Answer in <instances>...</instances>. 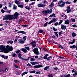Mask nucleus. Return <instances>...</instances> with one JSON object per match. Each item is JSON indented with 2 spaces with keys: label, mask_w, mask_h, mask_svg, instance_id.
<instances>
[{
  "label": "nucleus",
  "mask_w": 77,
  "mask_h": 77,
  "mask_svg": "<svg viewBox=\"0 0 77 77\" xmlns=\"http://www.w3.org/2000/svg\"><path fill=\"white\" fill-rule=\"evenodd\" d=\"M19 14L17 12H15L14 15L7 14L5 17L4 16L3 20H17L18 18Z\"/></svg>",
  "instance_id": "f257e3e1"
},
{
  "label": "nucleus",
  "mask_w": 77,
  "mask_h": 77,
  "mask_svg": "<svg viewBox=\"0 0 77 77\" xmlns=\"http://www.w3.org/2000/svg\"><path fill=\"white\" fill-rule=\"evenodd\" d=\"M13 48L12 46H9V45H7L6 46L2 45L0 46V50L3 51L5 53H8L10 51L13 50Z\"/></svg>",
  "instance_id": "f03ea898"
},
{
  "label": "nucleus",
  "mask_w": 77,
  "mask_h": 77,
  "mask_svg": "<svg viewBox=\"0 0 77 77\" xmlns=\"http://www.w3.org/2000/svg\"><path fill=\"white\" fill-rule=\"evenodd\" d=\"M38 7H39V8H42V7H45L46 6V5H44L42 4H39L38 5Z\"/></svg>",
  "instance_id": "7ed1b4c3"
},
{
  "label": "nucleus",
  "mask_w": 77,
  "mask_h": 77,
  "mask_svg": "<svg viewBox=\"0 0 77 77\" xmlns=\"http://www.w3.org/2000/svg\"><path fill=\"white\" fill-rule=\"evenodd\" d=\"M67 11H65V12H67L68 14L71 12V8L69 6H68L67 8Z\"/></svg>",
  "instance_id": "20e7f679"
},
{
  "label": "nucleus",
  "mask_w": 77,
  "mask_h": 77,
  "mask_svg": "<svg viewBox=\"0 0 77 77\" xmlns=\"http://www.w3.org/2000/svg\"><path fill=\"white\" fill-rule=\"evenodd\" d=\"M33 52L35 54H38L39 52L38 51V48H35L34 49Z\"/></svg>",
  "instance_id": "39448f33"
},
{
  "label": "nucleus",
  "mask_w": 77,
  "mask_h": 77,
  "mask_svg": "<svg viewBox=\"0 0 77 77\" xmlns=\"http://www.w3.org/2000/svg\"><path fill=\"white\" fill-rule=\"evenodd\" d=\"M42 66H42V64H41V65H37V66H34V68H41L42 67Z\"/></svg>",
  "instance_id": "423d86ee"
},
{
  "label": "nucleus",
  "mask_w": 77,
  "mask_h": 77,
  "mask_svg": "<svg viewBox=\"0 0 77 77\" xmlns=\"http://www.w3.org/2000/svg\"><path fill=\"white\" fill-rule=\"evenodd\" d=\"M61 29L62 30H65L66 29V26H64L63 25H61Z\"/></svg>",
  "instance_id": "0eeeda50"
},
{
  "label": "nucleus",
  "mask_w": 77,
  "mask_h": 77,
  "mask_svg": "<svg viewBox=\"0 0 77 77\" xmlns=\"http://www.w3.org/2000/svg\"><path fill=\"white\" fill-rule=\"evenodd\" d=\"M1 56L2 57V58H3L5 59H8V56H6L3 55H1Z\"/></svg>",
  "instance_id": "6e6552de"
},
{
  "label": "nucleus",
  "mask_w": 77,
  "mask_h": 77,
  "mask_svg": "<svg viewBox=\"0 0 77 77\" xmlns=\"http://www.w3.org/2000/svg\"><path fill=\"white\" fill-rule=\"evenodd\" d=\"M24 42V41L23 40V39H21L19 41V43L20 44H23Z\"/></svg>",
  "instance_id": "1a4fd4ad"
},
{
  "label": "nucleus",
  "mask_w": 77,
  "mask_h": 77,
  "mask_svg": "<svg viewBox=\"0 0 77 77\" xmlns=\"http://www.w3.org/2000/svg\"><path fill=\"white\" fill-rule=\"evenodd\" d=\"M75 39H73V40L72 42H70L68 43L69 44V45L70 44H74L75 42Z\"/></svg>",
  "instance_id": "9d476101"
},
{
  "label": "nucleus",
  "mask_w": 77,
  "mask_h": 77,
  "mask_svg": "<svg viewBox=\"0 0 77 77\" xmlns=\"http://www.w3.org/2000/svg\"><path fill=\"white\" fill-rule=\"evenodd\" d=\"M17 33H22V34H26V32L24 31H18Z\"/></svg>",
  "instance_id": "9b49d317"
},
{
  "label": "nucleus",
  "mask_w": 77,
  "mask_h": 77,
  "mask_svg": "<svg viewBox=\"0 0 77 77\" xmlns=\"http://www.w3.org/2000/svg\"><path fill=\"white\" fill-rule=\"evenodd\" d=\"M22 51H23L24 53H27V51L25 48L22 49Z\"/></svg>",
  "instance_id": "f8f14e48"
},
{
  "label": "nucleus",
  "mask_w": 77,
  "mask_h": 77,
  "mask_svg": "<svg viewBox=\"0 0 77 77\" xmlns=\"http://www.w3.org/2000/svg\"><path fill=\"white\" fill-rule=\"evenodd\" d=\"M64 24H69V20H67L66 21L64 22Z\"/></svg>",
  "instance_id": "ddd939ff"
},
{
  "label": "nucleus",
  "mask_w": 77,
  "mask_h": 77,
  "mask_svg": "<svg viewBox=\"0 0 77 77\" xmlns=\"http://www.w3.org/2000/svg\"><path fill=\"white\" fill-rule=\"evenodd\" d=\"M65 2H63L62 3L61 5L62 8H63V7H64V6H65Z\"/></svg>",
  "instance_id": "4468645a"
},
{
  "label": "nucleus",
  "mask_w": 77,
  "mask_h": 77,
  "mask_svg": "<svg viewBox=\"0 0 77 77\" xmlns=\"http://www.w3.org/2000/svg\"><path fill=\"white\" fill-rule=\"evenodd\" d=\"M14 42L12 40H9L7 42V44H13Z\"/></svg>",
  "instance_id": "2eb2a0df"
},
{
  "label": "nucleus",
  "mask_w": 77,
  "mask_h": 77,
  "mask_svg": "<svg viewBox=\"0 0 77 77\" xmlns=\"http://www.w3.org/2000/svg\"><path fill=\"white\" fill-rule=\"evenodd\" d=\"M47 11H48L47 12L48 14H49L50 12V13H51L53 12V10H52V9H50V11L49 9H48Z\"/></svg>",
  "instance_id": "dca6fc26"
},
{
  "label": "nucleus",
  "mask_w": 77,
  "mask_h": 77,
  "mask_svg": "<svg viewBox=\"0 0 77 77\" xmlns=\"http://www.w3.org/2000/svg\"><path fill=\"white\" fill-rule=\"evenodd\" d=\"M50 68V66H47L44 68V70L47 71Z\"/></svg>",
  "instance_id": "f3484780"
},
{
  "label": "nucleus",
  "mask_w": 77,
  "mask_h": 77,
  "mask_svg": "<svg viewBox=\"0 0 77 77\" xmlns=\"http://www.w3.org/2000/svg\"><path fill=\"white\" fill-rule=\"evenodd\" d=\"M44 12H45V15H47V11L45 10L44 11L43 10L42 11V14H43V13H44Z\"/></svg>",
  "instance_id": "a211bd4d"
},
{
  "label": "nucleus",
  "mask_w": 77,
  "mask_h": 77,
  "mask_svg": "<svg viewBox=\"0 0 77 77\" xmlns=\"http://www.w3.org/2000/svg\"><path fill=\"white\" fill-rule=\"evenodd\" d=\"M27 73H28V72H25L22 74L21 75H22V76H23V75H25V74H27Z\"/></svg>",
  "instance_id": "6ab92c4d"
},
{
  "label": "nucleus",
  "mask_w": 77,
  "mask_h": 77,
  "mask_svg": "<svg viewBox=\"0 0 77 77\" xmlns=\"http://www.w3.org/2000/svg\"><path fill=\"white\" fill-rule=\"evenodd\" d=\"M15 3L17 5H20V2H19L18 1H17V0H16L15 1Z\"/></svg>",
  "instance_id": "aec40b11"
},
{
  "label": "nucleus",
  "mask_w": 77,
  "mask_h": 77,
  "mask_svg": "<svg viewBox=\"0 0 77 77\" xmlns=\"http://www.w3.org/2000/svg\"><path fill=\"white\" fill-rule=\"evenodd\" d=\"M53 16L54 17H55V16H56L54 13L52 14L51 15H50L49 17H53Z\"/></svg>",
  "instance_id": "412c9836"
},
{
  "label": "nucleus",
  "mask_w": 77,
  "mask_h": 77,
  "mask_svg": "<svg viewBox=\"0 0 77 77\" xmlns=\"http://www.w3.org/2000/svg\"><path fill=\"white\" fill-rule=\"evenodd\" d=\"M17 6L19 8H23V5L19 4V5H17Z\"/></svg>",
  "instance_id": "4be33fe9"
},
{
  "label": "nucleus",
  "mask_w": 77,
  "mask_h": 77,
  "mask_svg": "<svg viewBox=\"0 0 77 77\" xmlns=\"http://www.w3.org/2000/svg\"><path fill=\"white\" fill-rule=\"evenodd\" d=\"M72 36L73 38H74L75 36H76V35L75 34V33L74 32H73L72 33Z\"/></svg>",
  "instance_id": "5701e85b"
},
{
  "label": "nucleus",
  "mask_w": 77,
  "mask_h": 77,
  "mask_svg": "<svg viewBox=\"0 0 77 77\" xmlns=\"http://www.w3.org/2000/svg\"><path fill=\"white\" fill-rule=\"evenodd\" d=\"M36 42L34 41L33 42H32L31 43H30V44H31V45H34L35 44H36Z\"/></svg>",
  "instance_id": "b1692460"
},
{
  "label": "nucleus",
  "mask_w": 77,
  "mask_h": 77,
  "mask_svg": "<svg viewBox=\"0 0 77 77\" xmlns=\"http://www.w3.org/2000/svg\"><path fill=\"white\" fill-rule=\"evenodd\" d=\"M49 6L51 8H52V7H53V6H54V3L53 2H52L51 4Z\"/></svg>",
  "instance_id": "393cba45"
},
{
  "label": "nucleus",
  "mask_w": 77,
  "mask_h": 77,
  "mask_svg": "<svg viewBox=\"0 0 77 77\" xmlns=\"http://www.w3.org/2000/svg\"><path fill=\"white\" fill-rule=\"evenodd\" d=\"M23 39L24 41H26L27 39V37L26 36H24L23 37Z\"/></svg>",
  "instance_id": "a878e982"
},
{
  "label": "nucleus",
  "mask_w": 77,
  "mask_h": 77,
  "mask_svg": "<svg viewBox=\"0 0 77 77\" xmlns=\"http://www.w3.org/2000/svg\"><path fill=\"white\" fill-rule=\"evenodd\" d=\"M54 33L55 34V35L57 36V37H58V34H57V32H54Z\"/></svg>",
  "instance_id": "bb28decb"
},
{
  "label": "nucleus",
  "mask_w": 77,
  "mask_h": 77,
  "mask_svg": "<svg viewBox=\"0 0 77 77\" xmlns=\"http://www.w3.org/2000/svg\"><path fill=\"white\" fill-rule=\"evenodd\" d=\"M25 9H27V10H30V8H29V7L27 6H25Z\"/></svg>",
  "instance_id": "cd10ccee"
},
{
  "label": "nucleus",
  "mask_w": 77,
  "mask_h": 77,
  "mask_svg": "<svg viewBox=\"0 0 77 77\" xmlns=\"http://www.w3.org/2000/svg\"><path fill=\"white\" fill-rule=\"evenodd\" d=\"M63 2V0H60L59 2L58 3V4H59L62 3Z\"/></svg>",
  "instance_id": "c85d7f7f"
},
{
  "label": "nucleus",
  "mask_w": 77,
  "mask_h": 77,
  "mask_svg": "<svg viewBox=\"0 0 77 77\" xmlns=\"http://www.w3.org/2000/svg\"><path fill=\"white\" fill-rule=\"evenodd\" d=\"M29 73L30 74H31V73H35V70H32V71H30V72Z\"/></svg>",
  "instance_id": "c756f323"
},
{
  "label": "nucleus",
  "mask_w": 77,
  "mask_h": 77,
  "mask_svg": "<svg viewBox=\"0 0 77 77\" xmlns=\"http://www.w3.org/2000/svg\"><path fill=\"white\" fill-rule=\"evenodd\" d=\"M52 57L51 56L48 57L47 59V60H48V61H49V60L50 61V58L51 59Z\"/></svg>",
  "instance_id": "7c9ffc66"
},
{
  "label": "nucleus",
  "mask_w": 77,
  "mask_h": 77,
  "mask_svg": "<svg viewBox=\"0 0 77 77\" xmlns=\"http://www.w3.org/2000/svg\"><path fill=\"white\" fill-rule=\"evenodd\" d=\"M75 45H73L72 46H70V48H72V49H73L74 48H75Z\"/></svg>",
  "instance_id": "2f4dec72"
},
{
  "label": "nucleus",
  "mask_w": 77,
  "mask_h": 77,
  "mask_svg": "<svg viewBox=\"0 0 77 77\" xmlns=\"http://www.w3.org/2000/svg\"><path fill=\"white\" fill-rule=\"evenodd\" d=\"M13 9L14 10H16V9H17V8H16V5H15V4H14L13 5Z\"/></svg>",
  "instance_id": "473e14b6"
},
{
  "label": "nucleus",
  "mask_w": 77,
  "mask_h": 77,
  "mask_svg": "<svg viewBox=\"0 0 77 77\" xmlns=\"http://www.w3.org/2000/svg\"><path fill=\"white\" fill-rule=\"evenodd\" d=\"M55 21V20H52L51 21L48 23V24H51V23H53V22H54V21Z\"/></svg>",
  "instance_id": "72a5a7b5"
},
{
  "label": "nucleus",
  "mask_w": 77,
  "mask_h": 77,
  "mask_svg": "<svg viewBox=\"0 0 77 77\" xmlns=\"http://www.w3.org/2000/svg\"><path fill=\"white\" fill-rule=\"evenodd\" d=\"M55 21V20H52L51 21L48 23V24H51V23H53V22H54V21Z\"/></svg>",
  "instance_id": "f704fd0d"
},
{
  "label": "nucleus",
  "mask_w": 77,
  "mask_h": 77,
  "mask_svg": "<svg viewBox=\"0 0 77 77\" xmlns=\"http://www.w3.org/2000/svg\"><path fill=\"white\" fill-rule=\"evenodd\" d=\"M1 12H2V14H4L5 12H6V11L4 10L3 9H2L1 10Z\"/></svg>",
  "instance_id": "c9c22d12"
},
{
  "label": "nucleus",
  "mask_w": 77,
  "mask_h": 77,
  "mask_svg": "<svg viewBox=\"0 0 77 77\" xmlns=\"http://www.w3.org/2000/svg\"><path fill=\"white\" fill-rule=\"evenodd\" d=\"M46 2L47 1H42L41 3L42 4H45V3H46Z\"/></svg>",
  "instance_id": "e433bc0d"
},
{
  "label": "nucleus",
  "mask_w": 77,
  "mask_h": 77,
  "mask_svg": "<svg viewBox=\"0 0 77 77\" xmlns=\"http://www.w3.org/2000/svg\"><path fill=\"white\" fill-rule=\"evenodd\" d=\"M21 56H22V54H18V56L19 57V59L21 57Z\"/></svg>",
  "instance_id": "4c0bfd02"
},
{
  "label": "nucleus",
  "mask_w": 77,
  "mask_h": 77,
  "mask_svg": "<svg viewBox=\"0 0 77 77\" xmlns=\"http://www.w3.org/2000/svg\"><path fill=\"white\" fill-rule=\"evenodd\" d=\"M66 4H71V2L67 1L65 2Z\"/></svg>",
  "instance_id": "58836bf2"
},
{
  "label": "nucleus",
  "mask_w": 77,
  "mask_h": 77,
  "mask_svg": "<svg viewBox=\"0 0 77 77\" xmlns=\"http://www.w3.org/2000/svg\"><path fill=\"white\" fill-rule=\"evenodd\" d=\"M62 22H63V20H60V22L59 23L58 25H60V24H61Z\"/></svg>",
  "instance_id": "ea45409f"
},
{
  "label": "nucleus",
  "mask_w": 77,
  "mask_h": 77,
  "mask_svg": "<svg viewBox=\"0 0 77 77\" xmlns=\"http://www.w3.org/2000/svg\"><path fill=\"white\" fill-rule=\"evenodd\" d=\"M58 46L59 47H60V48H61L62 49H63V47L61 45H58Z\"/></svg>",
  "instance_id": "a19ab883"
},
{
  "label": "nucleus",
  "mask_w": 77,
  "mask_h": 77,
  "mask_svg": "<svg viewBox=\"0 0 77 77\" xmlns=\"http://www.w3.org/2000/svg\"><path fill=\"white\" fill-rule=\"evenodd\" d=\"M43 59L45 60L47 59V55H45L43 57Z\"/></svg>",
  "instance_id": "79ce46f5"
},
{
  "label": "nucleus",
  "mask_w": 77,
  "mask_h": 77,
  "mask_svg": "<svg viewBox=\"0 0 77 77\" xmlns=\"http://www.w3.org/2000/svg\"><path fill=\"white\" fill-rule=\"evenodd\" d=\"M30 63L32 65H35V62H30Z\"/></svg>",
  "instance_id": "37998d69"
},
{
  "label": "nucleus",
  "mask_w": 77,
  "mask_h": 77,
  "mask_svg": "<svg viewBox=\"0 0 77 77\" xmlns=\"http://www.w3.org/2000/svg\"><path fill=\"white\" fill-rule=\"evenodd\" d=\"M35 59L33 58H31L30 59V60L31 62H33V61H34L35 60Z\"/></svg>",
  "instance_id": "c03bdc74"
},
{
  "label": "nucleus",
  "mask_w": 77,
  "mask_h": 77,
  "mask_svg": "<svg viewBox=\"0 0 77 77\" xmlns=\"http://www.w3.org/2000/svg\"><path fill=\"white\" fill-rule=\"evenodd\" d=\"M14 62L15 63H18V62H19V61L17 60H14Z\"/></svg>",
  "instance_id": "a18cd8bd"
},
{
  "label": "nucleus",
  "mask_w": 77,
  "mask_h": 77,
  "mask_svg": "<svg viewBox=\"0 0 77 77\" xmlns=\"http://www.w3.org/2000/svg\"><path fill=\"white\" fill-rule=\"evenodd\" d=\"M19 59H20L23 60H25V61H26V59L23 58V57H21Z\"/></svg>",
  "instance_id": "49530a36"
},
{
  "label": "nucleus",
  "mask_w": 77,
  "mask_h": 77,
  "mask_svg": "<svg viewBox=\"0 0 77 77\" xmlns=\"http://www.w3.org/2000/svg\"><path fill=\"white\" fill-rule=\"evenodd\" d=\"M70 76V74H69L64 76V77H69Z\"/></svg>",
  "instance_id": "de8ad7c7"
},
{
  "label": "nucleus",
  "mask_w": 77,
  "mask_h": 77,
  "mask_svg": "<svg viewBox=\"0 0 77 77\" xmlns=\"http://www.w3.org/2000/svg\"><path fill=\"white\" fill-rule=\"evenodd\" d=\"M48 23H46L44 24V27H46V26H47V24Z\"/></svg>",
  "instance_id": "09e8293b"
},
{
  "label": "nucleus",
  "mask_w": 77,
  "mask_h": 77,
  "mask_svg": "<svg viewBox=\"0 0 77 77\" xmlns=\"http://www.w3.org/2000/svg\"><path fill=\"white\" fill-rule=\"evenodd\" d=\"M22 26L23 27H27L28 26V25H22Z\"/></svg>",
  "instance_id": "8fccbe9b"
},
{
  "label": "nucleus",
  "mask_w": 77,
  "mask_h": 77,
  "mask_svg": "<svg viewBox=\"0 0 77 77\" xmlns=\"http://www.w3.org/2000/svg\"><path fill=\"white\" fill-rule=\"evenodd\" d=\"M53 30H54V31H57V29H56V28H55L53 27Z\"/></svg>",
  "instance_id": "3c124183"
},
{
  "label": "nucleus",
  "mask_w": 77,
  "mask_h": 77,
  "mask_svg": "<svg viewBox=\"0 0 77 77\" xmlns=\"http://www.w3.org/2000/svg\"><path fill=\"white\" fill-rule=\"evenodd\" d=\"M26 50H30V49L29 48V47H26Z\"/></svg>",
  "instance_id": "603ef678"
},
{
  "label": "nucleus",
  "mask_w": 77,
  "mask_h": 77,
  "mask_svg": "<svg viewBox=\"0 0 77 77\" xmlns=\"http://www.w3.org/2000/svg\"><path fill=\"white\" fill-rule=\"evenodd\" d=\"M39 32L40 33H42L43 32V30H39Z\"/></svg>",
  "instance_id": "864d4df0"
},
{
  "label": "nucleus",
  "mask_w": 77,
  "mask_h": 77,
  "mask_svg": "<svg viewBox=\"0 0 77 77\" xmlns=\"http://www.w3.org/2000/svg\"><path fill=\"white\" fill-rule=\"evenodd\" d=\"M63 32L62 31H61L60 32H59V35H60L63 33Z\"/></svg>",
  "instance_id": "5fc2aeb1"
},
{
  "label": "nucleus",
  "mask_w": 77,
  "mask_h": 77,
  "mask_svg": "<svg viewBox=\"0 0 77 77\" xmlns=\"http://www.w3.org/2000/svg\"><path fill=\"white\" fill-rule=\"evenodd\" d=\"M12 56H13V57H15V56H16V54L14 53L12 54Z\"/></svg>",
  "instance_id": "6e6d98bb"
},
{
  "label": "nucleus",
  "mask_w": 77,
  "mask_h": 77,
  "mask_svg": "<svg viewBox=\"0 0 77 77\" xmlns=\"http://www.w3.org/2000/svg\"><path fill=\"white\" fill-rule=\"evenodd\" d=\"M20 52V51L18 50L16 51V53H19Z\"/></svg>",
  "instance_id": "4d7b16f0"
},
{
  "label": "nucleus",
  "mask_w": 77,
  "mask_h": 77,
  "mask_svg": "<svg viewBox=\"0 0 77 77\" xmlns=\"http://www.w3.org/2000/svg\"><path fill=\"white\" fill-rule=\"evenodd\" d=\"M17 26L18 27V28L19 29H21V27H20V25H17Z\"/></svg>",
  "instance_id": "13d9d810"
},
{
  "label": "nucleus",
  "mask_w": 77,
  "mask_h": 77,
  "mask_svg": "<svg viewBox=\"0 0 77 77\" xmlns=\"http://www.w3.org/2000/svg\"><path fill=\"white\" fill-rule=\"evenodd\" d=\"M37 74H40V72L39 71H37L36 72Z\"/></svg>",
  "instance_id": "bf43d9fd"
},
{
  "label": "nucleus",
  "mask_w": 77,
  "mask_h": 77,
  "mask_svg": "<svg viewBox=\"0 0 77 77\" xmlns=\"http://www.w3.org/2000/svg\"><path fill=\"white\" fill-rule=\"evenodd\" d=\"M6 12H7V13H9V14H10V13H11V11H9V10H7L6 11Z\"/></svg>",
  "instance_id": "052dcab7"
},
{
  "label": "nucleus",
  "mask_w": 77,
  "mask_h": 77,
  "mask_svg": "<svg viewBox=\"0 0 77 77\" xmlns=\"http://www.w3.org/2000/svg\"><path fill=\"white\" fill-rule=\"evenodd\" d=\"M35 3V2H32L31 3V4H30V5H33Z\"/></svg>",
  "instance_id": "680f3d73"
},
{
  "label": "nucleus",
  "mask_w": 77,
  "mask_h": 77,
  "mask_svg": "<svg viewBox=\"0 0 77 77\" xmlns=\"http://www.w3.org/2000/svg\"><path fill=\"white\" fill-rule=\"evenodd\" d=\"M14 66L16 68H18V67L17 66V65H16V64L14 65Z\"/></svg>",
  "instance_id": "e2e57ef3"
},
{
  "label": "nucleus",
  "mask_w": 77,
  "mask_h": 77,
  "mask_svg": "<svg viewBox=\"0 0 77 77\" xmlns=\"http://www.w3.org/2000/svg\"><path fill=\"white\" fill-rule=\"evenodd\" d=\"M77 2V0H74L73 1V3H76V2Z\"/></svg>",
  "instance_id": "0e129e2a"
},
{
  "label": "nucleus",
  "mask_w": 77,
  "mask_h": 77,
  "mask_svg": "<svg viewBox=\"0 0 77 77\" xmlns=\"http://www.w3.org/2000/svg\"><path fill=\"white\" fill-rule=\"evenodd\" d=\"M20 73H19V72H16V74H17V75H18V74H19Z\"/></svg>",
  "instance_id": "69168bd1"
},
{
  "label": "nucleus",
  "mask_w": 77,
  "mask_h": 77,
  "mask_svg": "<svg viewBox=\"0 0 77 77\" xmlns=\"http://www.w3.org/2000/svg\"><path fill=\"white\" fill-rule=\"evenodd\" d=\"M49 77H53V75L51 74L48 75Z\"/></svg>",
  "instance_id": "338daca9"
},
{
  "label": "nucleus",
  "mask_w": 77,
  "mask_h": 77,
  "mask_svg": "<svg viewBox=\"0 0 77 77\" xmlns=\"http://www.w3.org/2000/svg\"><path fill=\"white\" fill-rule=\"evenodd\" d=\"M27 66H31V65L30 64H29V63H28L27 64Z\"/></svg>",
  "instance_id": "774afa93"
}]
</instances>
